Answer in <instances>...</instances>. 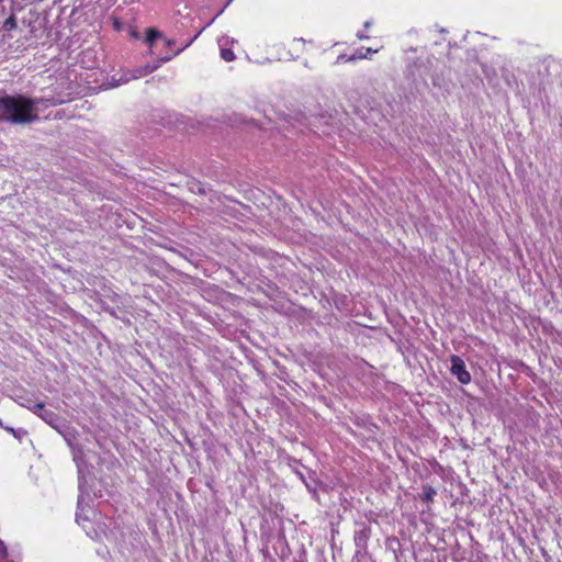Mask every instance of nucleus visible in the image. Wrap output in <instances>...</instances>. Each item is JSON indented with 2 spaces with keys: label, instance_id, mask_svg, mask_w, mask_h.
<instances>
[{
  "label": "nucleus",
  "instance_id": "f257e3e1",
  "mask_svg": "<svg viewBox=\"0 0 562 562\" xmlns=\"http://www.w3.org/2000/svg\"><path fill=\"white\" fill-rule=\"evenodd\" d=\"M42 99L23 93L9 94L0 90V124L30 125L40 120L37 106Z\"/></svg>",
  "mask_w": 562,
  "mask_h": 562
},
{
  "label": "nucleus",
  "instance_id": "f03ea898",
  "mask_svg": "<svg viewBox=\"0 0 562 562\" xmlns=\"http://www.w3.org/2000/svg\"><path fill=\"white\" fill-rule=\"evenodd\" d=\"M199 34H196L193 38H191L186 45H183L182 47L178 48L172 55H168V56H165V57H160L158 58L156 61L154 63H148L146 64L145 66H142V67H138V68H135L133 71H132V78L134 79H138V78H142V77H145L151 72H154L156 69H158L164 63H167L169 60L172 59V57L179 55L181 52H183L187 47H189L193 41L198 37Z\"/></svg>",
  "mask_w": 562,
  "mask_h": 562
},
{
  "label": "nucleus",
  "instance_id": "7ed1b4c3",
  "mask_svg": "<svg viewBox=\"0 0 562 562\" xmlns=\"http://www.w3.org/2000/svg\"><path fill=\"white\" fill-rule=\"evenodd\" d=\"M360 529L355 532L353 541L357 548L355 557H364L368 554V541L371 537V528L364 524H359Z\"/></svg>",
  "mask_w": 562,
  "mask_h": 562
},
{
  "label": "nucleus",
  "instance_id": "20e7f679",
  "mask_svg": "<svg viewBox=\"0 0 562 562\" xmlns=\"http://www.w3.org/2000/svg\"><path fill=\"white\" fill-rule=\"evenodd\" d=\"M451 374L458 379L462 384H468L471 381V374L465 368L464 361L459 356H451Z\"/></svg>",
  "mask_w": 562,
  "mask_h": 562
},
{
  "label": "nucleus",
  "instance_id": "39448f33",
  "mask_svg": "<svg viewBox=\"0 0 562 562\" xmlns=\"http://www.w3.org/2000/svg\"><path fill=\"white\" fill-rule=\"evenodd\" d=\"M61 436L71 449H75L78 432L74 427L63 429Z\"/></svg>",
  "mask_w": 562,
  "mask_h": 562
},
{
  "label": "nucleus",
  "instance_id": "423d86ee",
  "mask_svg": "<svg viewBox=\"0 0 562 562\" xmlns=\"http://www.w3.org/2000/svg\"><path fill=\"white\" fill-rule=\"evenodd\" d=\"M145 34V42L149 45L150 49L153 48L154 42L162 37V33L155 27L146 29Z\"/></svg>",
  "mask_w": 562,
  "mask_h": 562
},
{
  "label": "nucleus",
  "instance_id": "0eeeda50",
  "mask_svg": "<svg viewBox=\"0 0 562 562\" xmlns=\"http://www.w3.org/2000/svg\"><path fill=\"white\" fill-rule=\"evenodd\" d=\"M0 427L12 434L13 437L16 438L19 441H22V439L25 438L29 434L27 430L23 428L15 429L13 427L4 426L2 419H0Z\"/></svg>",
  "mask_w": 562,
  "mask_h": 562
},
{
  "label": "nucleus",
  "instance_id": "6e6552de",
  "mask_svg": "<svg viewBox=\"0 0 562 562\" xmlns=\"http://www.w3.org/2000/svg\"><path fill=\"white\" fill-rule=\"evenodd\" d=\"M61 417L56 414L54 411H50V409H47L46 412H44V415H42V419L48 424L50 427L54 425V424H57V422H59Z\"/></svg>",
  "mask_w": 562,
  "mask_h": 562
},
{
  "label": "nucleus",
  "instance_id": "1a4fd4ad",
  "mask_svg": "<svg viewBox=\"0 0 562 562\" xmlns=\"http://www.w3.org/2000/svg\"><path fill=\"white\" fill-rule=\"evenodd\" d=\"M436 493L434 487L426 485L423 487V493L419 494V499L423 502H432Z\"/></svg>",
  "mask_w": 562,
  "mask_h": 562
},
{
  "label": "nucleus",
  "instance_id": "9d476101",
  "mask_svg": "<svg viewBox=\"0 0 562 562\" xmlns=\"http://www.w3.org/2000/svg\"><path fill=\"white\" fill-rule=\"evenodd\" d=\"M18 27L16 19L14 14H11L5 21L3 22V29L7 31H13Z\"/></svg>",
  "mask_w": 562,
  "mask_h": 562
},
{
  "label": "nucleus",
  "instance_id": "9b49d317",
  "mask_svg": "<svg viewBox=\"0 0 562 562\" xmlns=\"http://www.w3.org/2000/svg\"><path fill=\"white\" fill-rule=\"evenodd\" d=\"M375 52L376 50H373L372 48H368L367 52L358 50L353 55L348 56V60L367 58L368 54L375 53Z\"/></svg>",
  "mask_w": 562,
  "mask_h": 562
},
{
  "label": "nucleus",
  "instance_id": "f8f14e48",
  "mask_svg": "<svg viewBox=\"0 0 562 562\" xmlns=\"http://www.w3.org/2000/svg\"><path fill=\"white\" fill-rule=\"evenodd\" d=\"M221 57L225 61H233L235 59V54L231 48H222L221 49Z\"/></svg>",
  "mask_w": 562,
  "mask_h": 562
},
{
  "label": "nucleus",
  "instance_id": "ddd939ff",
  "mask_svg": "<svg viewBox=\"0 0 562 562\" xmlns=\"http://www.w3.org/2000/svg\"><path fill=\"white\" fill-rule=\"evenodd\" d=\"M30 409L36 414L38 417L42 418V415H44V412H46L47 409L45 408V405L43 403H37L35 405H33L32 407H30Z\"/></svg>",
  "mask_w": 562,
  "mask_h": 562
},
{
  "label": "nucleus",
  "instance_id": "4468645a",
  "mask_svg": "<svg viewBox=\"0 0 562 562\" xmlns=\"http://www.w3.org/2000/svg\"><path fill=\"white\" fill-rule=\"evenodd\" d=\"M52 427L61 435L63 429L68 428L69 425H67L66 420L61 417L59 422H57V424H54Z\"/></svg>",
  "mask_w": 562,
  "mask_h": 562
},
{
  "label": "nucleus",
  "instance_id": "2eb2a0df",
  "mask_svg": "<svg viewBox=\"0 0 562 562\" xmlns=\"http://www.w3.org/2000/svg\"><path fill=\"white\" fill-rule=\"evenodd\" d=\"M193 191H196L199 194L201 195H205L206 194V190L205 188L202 186V183L198 182V183H194L193 187L191 188Z\"/></svg>",
  "mask_w": 562,
  "mask_h": 562
},
{
  "label": "nucleus",
  "instance_id": "dca6fc26",
  "mask_svg": "<svg viewBox=\"0 0 562 562\" xmlns=\"http://www.w3.org/2000/svg\"><path fill=\"white\" fill-rule=\"evenodd\" d=\"M8 555V550L2 540H0V559H3Z\"/></svg>",
  "mask_w": 562,
  "mask_h": 562
},
{
  "label": "nucleus",
  "instance_id": "f3484780",
  "mask_svg": "<svg viewBox=\"0 0 562 562\" xmlns=\"http://www.w3.org/2000/svg\"><path fill=\"white\" fill-rule=\"evenodd\" d=\"M165 44H166L167 47H171L172 45H175V41L170 40V38H166L165 40Z\"/></svg>",
  "mask_w": 562,
  "mask_h": 562
},
{
  "label": "nucleus",
  "instance_id": "a211bd4d",
  "mask_svg": "<svg viewBox=\"0 0 562 562\" xmlns=\"http://www.w3.org/2000/svg\"><path fill=\"white\" fill-rule=\"evenodd\" d=\"M130 34L134 38H139V34H138V32L136 30H131Z\"/></svg>",
  "mask_w": 562,
  "mask_h": 562
},
{
  "label": "nucleus",
  "instance_id": "6ab92c4d",
  "mask_svg": "<svg viewBox=\"0 0 562 562\" xmlns=\"http://www.w3.org/2000/svg\"><path fill=\"white\" fill-rule=\"evenodd\" d=\"M113 24H114V27H115L116 30H120V29H121V23H120V21H119L117 19H114Z\"/></svg>",
  "mask_w": 562,
  "mask_h": 562
},
{
  "label": "nucleus",
  "instance_id": "aec40b11",
  "mask_svg": "<svg viewBox=\"0 0 562 562\" xmlns=\"http://www.w3.org/2000/svg\"><path fill=\"white\" fill-rule=\"evenodd\" d=\"M81 504H82V497H79L78 498V508H81Z\"/></svg>",
  "mask_w": 562,
  "mask_h": 562
},
{
  "label": "nucleus",
  "instance_id": "412c9836",
  "mask_svg": "<svg viewBox=\"0 0 562 562\" xmlns=\"http://www.w3.org/2000/svg\"><path fill=\"white\" fill-rule=\"evenodd\" d=\"M358 37H359L360 40H362V38H368V36H367V35H364V34H358Z\"/></svg>",
  "mask_w": 562,
  "mask_h": 562
},
{
  "label": "nucleus",
  "instance_id": "4be33fe9",
  "mask_svg": "<svg viewBox=\"0 0 562 562\" xmlns=\"http://www.w3.org/2000/svg\"><path fill=\"white\" fill-rule=\"evenodd\" d=\"M339 58H340V59H345V60L349 61V60H348V57H347L346 55H341Z\"/></svg>",
  "mask_w": 562,
  "mask_h": 562
},
{
  "label": "nucleus",
  "instance_id": "5701e85b",
  "mask_svg": "<svg viewBox=\"0 0 562 562\" xmlns=\"http://www.w3.org/2000/svg\"><path fill=\"white\" fill-rule=\"evenodd\" d=\"M371 23L370 22H366L364 23V27H370Z\"/></svg>",
  "mask_w": 562,
  "mask_h": 562
}]
</instances>
